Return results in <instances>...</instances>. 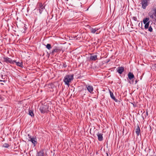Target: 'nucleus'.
Wrapping results in <instances>:
<instances>
[{"mask_svg":"<svg viewBox=\"0 0 156 156\" xmlns=\"http://www.w3.org/2000/svg\"><path fill=\"white\" fill-rule=\"evenodd\" d=\"M73 79V75H67L65 76L64 81L65 85H67L68 87L69 86V83L71 82Z\"/></svg>","mask_w":156,"mask_h":156,"instance_id":"1","label":"nucleus"},{"mask_svg":"<svg viewBox=\"0 0 156 156\" xmlns=\"http://www.w3.org/2000/svg\"><path fill=\"white\" fill-rule=\"evenodd\" d=\"M97 53H95L93 54H90V57L89 60L90 61H95L98 59Z\"/></svg>","mask_w":156,"mask_h":156,"instance_id":"2","label":"nucleus"},{"mask_svg":"<svg viewBox=\"0 0 156 156\" xmlns=\"http://www.w3.org/2000/svg\"><path fill=\"white\" fill-rule=\"evenodd\" d=\"M48 108L47 106L45 105H42L40 108L39 109L41 113H44L47 111Z\"/></svg>","mask_w":156,"mask_h":156,"instance_id":"3","label":"nucleus"},{"mask_svg":"<svg viewBox=\"0 0 156 156\" xmlns=\"http://www.w3.org/2000/svg\"><path fill=\"white\" fill-rule=\"evenodd\" d=\"M142 7L144 9H145L146 7L148 5L147 0H141V3Z\"/></svg>","mask_w":156,"mask_h":156,"instance_id":"4","label":"nucleus"},{"mask_svg":"<svg viewBox=\"0 0 156 156\" xmlns=\"http://www.w3.org/2000/svg\"><path fill=\"white\" fill-rule=\"evenodd\" d=\"M4 61L5 62L10 64H13L15 60L13 61L11 58L8 57H6L4 58Z\"/></svg>","mask_w":156,"mask_h":156,"instance_id":"5","label":"nucleus"},{"mask_svg":"<svg viewBox=\"0 0 156 156\" xmlns=\"http://www.w3.org/2000/svg\"><path fill=\"white\" fill-rule=\"evenodd\" d=\"M61 49L58 47L55 46L53 49L51 51V53L53 54L55 52H60L61 51Z\"/></svg>","mask_w":156,"mask_h":156,"instance_id":"6","label":"nucleus"},{"mask_svg":"<svg viewBox=\"0 0 156 156\" xmlns=\"http://www.w3.org/2000/svg\"><path fill=\"white\" fill-rule=\"evenodd\" d=\"M30 140H29L31 141L32 144H33L34 146H35L37 144V139L36 137H32L30 136Z\"/></svg>","mask_w":156,"mask_h":156,"instance_id":"7","label":"nucleus"},{"mask_svg":"<svg viewBox=\"0 0 156 156\" xmlns=\"http://www.w3.org/2000/svg\"><path fill=\"white\" fill-rule=\"evenodd\" d=\"M86 87L88 91L91 93L94 90V88L91 85H86Z\"/></svg>","mask_w":156,"mask_h":156,"instance_id":"8","label":"nucleus"},{"mask_svg":"<svg viewBox=\"0 0 156 156\" xmlns=\"http://www.w3.org/2000/svg\"><path fill=\"white\" fill-rule=\"evenodd\" d=\"M117 72L120 74H121L123 72L124 70V68L120 66L118 67L117 69Z\"/></svg>","mask_w":156,"mask_h":156,"instance_id":"9","label":"nucleus"},{"mask_svg":"<svg viewBox=\"0 0 156 156\" xmlns=\"http://www.w3.org/2000/svg\"><path fill=\"white\" fill-rule=\"evenodd\" d=\"M103 134L101 133H98L97 134V136L98 137V140L99 141H101L103 140V137L102 136Z\"/></svg>","mask_w":156,"mask_h":156,"instance_id":"10","label":"nucleus"},{"mask_svg":"<svg viewBox=\"0 0 156 156\" xmlns=\"http://www.w3.org/2000/svg\"><path fill=\"white\" fill-rule=\"evenodd\" d=\"M109 92L110 93V97L113 100H114L115 102H117L118 101V100L115 98V97L114 96L113 93L110 90H109Z\"/></svg>","mask_w":156,"mask_h":156,"instance_id":"11","label":"nucleus"},{"mask_svg":"<svg viewBox=\"0 0 156 156\" xmlns=\"http://www.w3.org/2000/svg\"><path fill=\"white\" fill-rule=\"evenodd\" d=\"M128 77L130 80H131L134 77V76L132 73L129 72L128 73Z\"/></svg>","mask_w":156,"mask_h":156,"instance_id":"12","label":"nucleus"},{"mask_svg":"<svg viewBox=\"0 0 156 156\" xmlns=\"http://www.w3.org/2000/svg\"><path fill=\"white\" fill-rule=\"evenodd\" d=\"M135 133L138 136L140 135V129L138 126L137 128L136 129Z\"/></svg>","mask_w":156,"mask_h":156,"instance_id":"13","label":"nucleus"},{"mask_svg":"<svg viewBox=\"0 0 156 156\" xmlns=\"http://www.w3.org/2000/svg\"><path fill=\"white\" fill-rule=\"evenodd\" d=\"M14 62H15L16 63V65L18 66L22 67H23V65L22 62H17L15 60Z\"/></svg>","mask_w":156,"mask_h":156,"instance_id":"14","label":"nucleus"},{"mask_svg":"<svg viewBox=\"0 0 156 156\" xmlns=\"http://www.w3.org/2000/svg\"><path fill=\"white\" fill-rule=\"evenodd\" d=\"M43 151H40L38 152L36 156H43Z\"/></svg>","mask_w":156,"mask_h":156,"instance_id":"15","label":"nucleus"},{"mask_svg":"<svg viewBox=\"0 0 156 156\" xmlns=\"http://www.w3.org/2000/svg\"><path fill=\"white\" fill-rule=\"evenodd\" d=\"M149 18H146L144 19L143 20L144 23L145 24L146 23H147V22H150V21H149Z\"/></svg>","mask_w":156,"mask_h":156,"instance_id":"16","label":"nucleus"},{"mask_svg":"<svg viewBox=\"0 0 156 156\" xmlns=\"http://www.w3.org/2000/svg\"><path fill=\"white\" fill-rule=\"evenodd\" d=\"M98 30V28H92L91 29V32L92 33L94 34Z\"/></svg>","mask_w":156,"mask_h":156,"instance_id":"17","label":"nucleus"},{"mask_svg":"<svg viewBox=\"0 0 156 156\" xmlns=\"http://www.w3.org/2000/svg\"><path fill=\"white\" fill-rule=\"evenodd\" d=\"M44 7L43 5L41 4H40L39 6V10H40V12L41 13V11H42V10L43 9Z\"/></svg>","mask_w":156,"mask_h":156,"instance_id":"18","label":"nucleus"},{"mask_svg":"<svg viewBox=\"0 0 156 156\" xmlns=\"http://www.w3.org/2000/svg\"><path fill=\"white\" fill-rule=\"evenodd\" d=\"M46 48L48 49V50H50L51 48V45L50 44H48L46 45Z\"/></svg>","mask_w":156,"mask_h":156,"instance_id":"19","label":"nucleus"},{"mask_svg":"<svg viewBox=\"0 0 156 156\" xmlns=\"http://www.w3.org/2000/svg\"><path fill=\"white\" fill-rule=\"evenodd\" d=\"M149 23L150 22H147V23L145 24L144 28L145 29H147L148 28Z\"/></svg>","mask_w":156,"mask_h":156,"instance_id":"20","label":"nucleus"},{"mask_svg":"<svg viewBox=\"0 0 156 156\" xmlns=\"http://www.w3.org/2000/svg\"><path fill=\"white\" fill-rule=\"evenodd\" d=\"M9 146V145L7 143H5L3 145V147L5 148H8Z\"/></svg>","mask_w":156,"mask_h":156,"instance_id":"21","label":"nucleus"},{"mask_svg":"<svg viewBox=\"0 0 156 156\" xmlns=\"http://www.w3.org/2000/svg\"><path fill=\"white\" fill-rule=\"evenodd\" d=\"M29 114L31 116H34L33 111L31 110H29Z\"/></svg>","mask_w":156,"mask_h":156,"instance_id":"22","label":"nucleus"},{"mask_svg":"<svg viewBox=\"0 0 156 156\" xmlns=\"http://www.w3.org/2000/svg\"><path fill=\"white\" fill-rule=\"evenodd\" d=\"M25 26H26V25L24 24V27H23L24 29L23 30H21V31H22L23 32L25 33L26 30L27 29L26 27H25Z\"/></svg>","mask_w":156,"mask_h":156,"instance_id":"23","label":"nucleus"},{"mask_svg":"<svg viewBox=\"0 0 156 156\" xmlns=\"http://www.w3.org/2000/svg\"><path fill=\"white\" fill-rule=\"evenodd\" d=\"M148 30L150 32H151L152 31L153 29L151 26L149 27Z\"/></svg>","mask_w":156,"mask_h":156,"instance_id":"24","label":"nucleus"},{"mask_svg":"<svg viewBox=\"0 0 156 156\" xmlns=\"http://www.w3.org/2000/svg\"><path fill=\"white\" fill-rule=\"evenodd\" d=\"M133 19L135 21H136L137 20V18L135 16H133Z\"/></svg>","mask_w":156,"mask_h":156,"instance_id":"25","label":"nucleus"},{"mask_svg":"<svg viewBox=\"0 0 156 156\" xmlns=\"http://www.w3.org/2000/svg\"><path fill=\"white\" fill-rule=\"evenodd\" d=\"M63 66L65 68H66L67 66V65H66V63H64L63 64Z\"/></svg>","mask_w":156,"mask_h":156,"instance_id":"26","label":"nucleus"},{"mask_svg":"<svg viewBox=\"0 0 156 156\" xmlns=\"http://www.w3.org/2000/svg\"><path fill=\"white\" fill-rule=\"evenodd\" d=\"M154 67L156 68V64H154Z\"/></svg>","mask_w":156,"mask_h":156,"instance_id":"27","label":"nucleus"},{"mask_svg":"<svg viewBox=\"0 0 156 156\" xmlns=\"http://www.w3.org/2000/svg\"><path fill=\"white\" fill-rule=\"evenodd\" d=\"M146 115H148V112H146Z\"/></svg>","mask_w":156,"mask_h":156,"instance_id":"28","label":"nucleus"},{"mask_svg":"<svg viewBox=\"0 0 156 156\" xmlns=\"http://www.w3.org/2000/svg\"><path fill=\"white\" fill-rule=\"evenodd\" d=\"M137 80H136L135 81V83L136 84V83H137Z\"/></svg>","mask_w":156,"mask_h":156,"instance_id":"29","label":"nucleus"},{"mask_svg":"<svg viewBox=\"0 0 156 156\" xmlns=\"http://www.w3.org/2000/svg\"><path fill=\"white\" fill-rule=\"evenodd\" d=\"M141 27H142V22L141 24Z\"/></svg>","mask_w":156,"mask_h":156,"instance_id":"30","label":"nucleus"},{"mask_svg":"<svg viewBox=\"0 0 156 156\" xmlns=\"http://www.w3.org/2000/svg\"><path fill=\"white\" fill-rule=\"evenodd\" d=\"M139 26L140 27V23H139Z\"/></svg>","mask_w":156,"mask_h":156,"instance_id":"31","label":"nucleus"},{"mask_svg":"<svg viewBox=\"0 0 156 156\" xmlns=\"http://www.w3.org/2000/svg\"><path fill=\"white\" fill-rule=\"evenodd\" d=\"M150 156H155L151 155Z\"/></svg>","mask_w":156,"mask_h":156,"instance_id":"32","label":"nucleus"},{"mask_svg":"<svg viewBox=\"0 0 156 156\" xmlns=\"http://www.w3.org/2000/svg\"><path fill=\"white\" fill-rule=\"evenodd\" d=\"M2 81L1 80H0V81Z\"/></svg>","mask_w":156,"mask_h":156,"instance_id":"33","label":"nucleus"}]
</instances>
